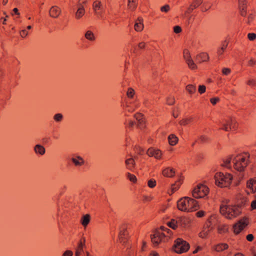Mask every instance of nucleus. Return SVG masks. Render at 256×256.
<instances>
[{"label":"nucleus","mask_w":256,"mask_h":256,"mask_svg":"<svg viewBox=\"0 0 256 256\" xmlns=\"http://www.w3.org/2000/svg\"><path fill=\"white\" fill-rule=\"evenodd\" d=\"M246 157H249V155L245 154L244 155H238L234 156L232 155L224 160L223 163L221 164L222 166L230 168H231V162L233 163V166L236 170L240 172L238 174V178L242 180L244 176V174L242 172L246 166L248 162Z\"/></svg>","instance_id":"nucleus-1"},{"label":"nucleus","mask_w":256,"mask_h":256,"mask_svg":"<svg viewBox=\"0 0 256 256\" xmlns=\"http://www.w3.org/2000/svg\"><path fill=\"white\" fill-rule=\"evenodd\" d=\"M177 206L179 210L186 212L196 211L200 208L198 202L188 196L180 199Z\"/></svg>","instance_id":"nucleus-2"},{"label":"nucleus","mask_w":256,"mask_h":256,"mask_svg":"<svg viewBox=\"0 0 256 256\" xmlns=\"http://www.w3.org/2000/svg\"><path fill=\"white\" fill-rule=\"evenodd\" d=\"M242 210L238 206L222 205L220 208V213L226 218L231 219L240 214Z\"/></svg>","instance_id":"nucleus-3"},{"label":"nucleus","mask_w":256,"mask_h":256,"mask_svg":"<svg viewBox=\"0 0 256 256\" xmlns=\"http://www.w3.org/2000/svg\"><path fill=\"white\" fill-rule=\"evenodd\" d=\"M215 182L216 186L223 188L230 186L232 176L230 174H224L222 172H217L214 176Z\"/></svg>","instance_id":"nucleus-4"},{"label":"nucleus","mask_w":256,"mask_h":256,"mask_svg":"<svg viewBox=\"0 0 256 256\" xmlns=\"http://www.w3.org/2000/svg\"><path fill=\"white\" fill-rule=\"evenodd\" d=\"M192 196L196 198H204L208 192V188L202 184H198L192 190Z\"/></svg>","instance_id":"nucleus-5"},{"label":"nucleus","mask_w":256,"mask_h":256,"mask_svg":"<svg viewBox=\"0 0 256 256\" xmlns=\"http://www.w3.org/2000/svg\"><path fill=\"white\" fill-rule=\"evenodd\" d=\"M174 250L176 253H183L186 252L190 248L188 243L181 238H178L175 241Z\"/></svg>","instance_id":"nucleus-6"},{"label":"nucleus","mask_w":256,"mask_h":256,"mask_svg":"<svg viewBox=\"0 0 256 256\" xmlns=\"http://www.w3.org/2000/svg\"><path fill=\"white\" fill-rule=\"evenodd\" d=\"M248 224V222L246 218L241 219L234 226V232L236 234L240 233Z\"/></svg>","instance_id":"nucleus-7"},{"label":"nucleus","mask_w":256,"mask_h":256,"mask_svg":"<svg viewBox=\"0 0 256 256\" xmlns=\"http://www.w3.org/2000/svg\"><path fill=\"white\" fill-rule=\"evenodd\" d=\"M164 236V234L159 231L156 232L150 236L152 242L154 246H158Z\"/></svg>","instance_id":"nucleus-8"},{"label":"nucleus","mask_w":256,"mask_h":256,"mask_svg":"<svg viewBox=\"0 0 256 256\" xmlns=\"http://www.w3.org/2000/svg\"><path fill=\"white\" fill-rule=\"evenodd\" d=\"M184 58L190 68L194 70L196 68V64H194L193 60L191 58L189 52L186 50H185L184 51Z\"/></svg>","instance_id":"nucleus-9"},{"label":"nucleus","mask_w":256,"mask_h":256,"mask_svg":"<svg viewBox=\"0 0 256 256\" xmlns=\"http://www.w3.org/2000/svg\"><path fill=\"white\" fill-rule=\"evenodd\" d=\"M103 8L101 2L96 0L94 2L92 8L96 14H102Z\"/></svg>","instance_id":"nucleus-10"},{"label":"nucleus","mask_w":256,"mask_h":256,"mask_svg":"<svg viewBox=\"0 0 256 256\" xmlns=\"http://www.w3.org/2000/svg\"><path fill=\"white\" fill-rule=\"evenodd\" d=\"M146 154L150 156H154L156 158H160L162 153L158 150H155L153 148H150L146 152Z\"/></svg>","instance_id":"nucleus-11"},{"label":"nucleus","mask_w":256,"mask_h":256,"mask_svg":"<svg viewBox=\"0 0 256 256\" xmlns=\"http://www.w3.org/2000/svg\"><path fill=\"white\" fill-rule=\"evenodd\" d=\"M125 164L126 168L131 171H132L133 168L136 165V162L134 159L132 158H127L125 160Z\"/></svg>","instance_id":"nucleus-12"},{"label":"nucleus","mask_w":256,"mask_h":256,"mask_svg":"<svg viewBox=\"0 0 256 256\" xmlns=\"http://www.w3.org/2000/svg\"><path fill=\"white\" fill-rule=\"evenodd\" d=\"M228 246L226 244L221 243L214 245L212 246V249L218 252H222L228 248Z\"/></svg>","instance_id":"nucleus-13"},{"label":"nucleus","mask_w":256,"mask_h":256,"mask_svg":"<svg viewBox=\"0 0 256 256\" xmlns=\"http://www.w3.org/2000/svg\"><path fill=\"white\" fill-rule=\"evenodd\" d=\"M34 152L36 154L44 155L46 152V149L44 146L41 144H37L34 148Z\"/></svg>","instance_id":"nucleus-14"},{"label":"nucleus","mask_w":256,"mask_h":256,"mask_svg":"<svg viewBox=\"0 0 256 256\" xmlns=\"http://www.w3.org/2000/svg\"><path fill=\"white\" fill-rule=\"evenodd\" d=\"M247 187L249 188L252 192H256V178H251L247 182Z\"/></svg>","instance_id":"nucleus-15"},{"label":"nucleus","mask_w":256,"mask_h":256,"mask_svg":"<svg viewBox=\"0 0 256 256\" xmlns=\"http://www.w3.org/2000/svg\"><path fill=\"white\" fill-rule=\"evenodd\" d=\"M143 20L142 17H138L136 20L134 28L136 31H141L144 28Z\"/></svg>","instance_id":"nucleus-16"},{"label":"nucleus","mask_w":256,"mask_h":256,"mask_svg":"<svg viewBox=\"0 0 256 256\" xmlns=\"http://www.w3.org/2000/svg\"><path fill=\"white\" fill-rule=\"evenodd\" d=\"M71 160L76 166H81L84 164V160L80 156H76V158H72Z\"/></svg>","instance_id":"nucleus-17"},{"label":"nucleus","mask_w":256,"mask_h":256,"mask_svg":"<svg viewBox=\"0 0 256 256\" xmlns=\"http://www.w3.org/2000/svg\"><path fill=\"white\" fill-rule=\"evenodd\" d=\"M175 174V172L172 168H166L162 170V174L164 176L167 177H172Z\"/></svg>","instance_id":"nucleus-18"},{"label":"nucleus","mask_w":256,"mask_h":256,"mask_svg":"<svg viewBox=\"0 0 256 256\" xmlns=\"http://www.w3.org/2000/svg\"><path fill=\"white\" fill-rule=\"evenodd\" d=\"M196 58L198 62H201L208 60L209 56L206 53L202 52L197 55Z\"/></svg>","instance_id":"nucleus-19"},{"label":"nucleus","mask_w":256,"mask_h":256,"mask_svg":"<svg viewBox=\"0 0 256 256\" xmlns=\"http://www.w3.org/2000/svg\"><path fill=\"white\" fill-rule=\"evenodd\" d=\"M90 222V216L88 214L83 215L81 218V224L84 226L86 227Z\"/></svg>","instance_id":"nucleus-20"},{"label":"nucleus","mask_w":256,"mask_h":256,"mask_svg":"<svg viewBox=\"0 0 256 256\" xmlns=\"http://www.w3.org/2000/svg\"><path fill=\"white\" fill-rule=\"evenodd\" d=\"M50 16H58L60 14V10L56 6H53L50 10Z\"/></svg>","instance_id":"nucleus-21"},{"label":"nucleus","mask_w":256,"mask_h":256,"mask_svg":"<svg viewBox=\"0 0 256 256\" xmlns=\"http://www.w3.org/2000/svg\"><path fill=\"white\" fill-rule=\"evenodd\" d=\"M209 227L210 226L207 225V227L204 228L203 230L199 234L200 237L202 238L207 237L209 232L212 230V228Z\"/></svg>","instance_id":"nucleus-22"},{"label":"nucleus","mask_w":256,"mask_h":256,"mask_svg":"<svg viewBox=\"0 0 256 256\" xmlns=\"http://www.w3.org/2000/svg\"><path fill=\"white\" fill-rule=\"evenodd\" d=\"M86 2V1L80 0L79 2L78 6L79 8L76 12V14L79 16L84 15V10L83 8V6H82V4H84Z\"/></svg>","instance_id":"nucleus-23"},{"label":"nucleus","mask_w":256,"mask_h":256,"mask_svg":"<svg viewBox=\"0 0 256 256\" xmlns=\"http://www.w3.org/2000/svg\"><path fill=\"white\" fill-rule=\"evenodd\" d=\"M226 122L228 124L230 130L231 129H236V122L234 120L232 119V118H230V120H226Z\"/></svg>","instance_id":"nucleus-24"},{"label":"nucleus","mask_w":256,"mask_h":256,"mask_svg":"<svg viewBox=\"0 0 256 256\" xmlns=\"http://www.w3.org/2000/svg\"><path fill=\"white\" fill-rule=\"evenodd\" d=\"M168 138L169 143L172 146L175 145L178 141V138L175 135L172 134L170 135Z\"/></svg>","instance_id":"nucleus-25"},{"label":"nucleus","mask_w":256,"mask_h":256,"mask_svg":"<svg viewBox=\"0 0 256 256\" xmlns=\"http://www.w3.org/2000/svg\"><path fill=\"white\" fill-rule=\"evenodd\" d=\"M238 4L240 6V10L241 12V14L244 16V6L246 5V0H238Z\"/></svg>","instance_id":"nucleus-26"},{"label":"nucleus","mask_w":256,"mask_h":256,"mask_svg":"<svg viewBox=\"0 0 256 256\" xmlns=\"http://www.w3.org/2000/svg\"><path fill=\"white\" fill-rule=\"evenodd\" d=\"M84 246V244H83L82 241L80 242L78 244V247L76 252V256H80L81 252H83Z\"/></svg>","instance_id":"nucleus-27"},{"label":"nucleus","mask_w":256,"mask_h":256,"mask_svg":"<svg viewBox=\"0 0 256 256\" xmlns=\"http://www.w3.org/2000/svg\"><path fill=\"white\" fill-rule=\"evenodd\" d=\"M84 36L85 38L89 40L94 41L95 40L94 35V33L90 30H88L86 32Z\"/></svg>","instance_id":"nucleus-28"},{"label":"nucleus","mask_w":256,"mask_h":256,"mask_svg":"<svg viewBox=\"0 0 256 256\" xmlns=\"http://www.w3.org/2000/svg\"><path fill=\"white\" fill-rule=\"evenodd\" d=\"M176 221L178 222V226L180 225L182 227L186 226L188 222L187 220L184 218H180Z\"/></svg>","instance_id":"nucleus-29"},{"label":"nucleus","mask_w":256,"mask_h":256,"mask_svg":"<svg viewBox=\"0 0 256 256\" xmlns=\"http://www.w3.org/2000/svg\"><path fill=\"white\" fill-rule=\"evenodd\" d=\"M53 118L56 122H60L62 120L64 116L62 114L58 113L54 116Z\"/></svg>","instance_id":"nucleus-30"},{"label":"nucleus","mask_w":256,"mask_h":256,"mask_svg":"<svg viewBox=\"0 0 256 256\" xmlns=\"http://www.w3.org/2000/svg\"><path fill=\"white\" fill-rule=\"evenodd\" d=\"M186 90L190 94H194L196 91V86L192 84H188L186 86Z\"/></svg>","instance_id":"nucleus-31"},{"label":"nucleus","mask_w":256,"mask_h":256,"mask_svg":"<svg viewBox=\"0 0 256 256\" xmlns=\"http://www.w3.org/2000/svg\"><path fill=\"white\" fill-rule=\"evenodd\" d=\"M168 224L170 228L175 230L178 226V222L175 220H172L168 223Z\"/></svg>","instance_id":"nucleus-32"},{"label":"nucleus","mask_w":256,"mask_h":256,"mask_svg":"<svg viewBox=\"0 0 256 256\" xmlns=\"http://www.w3.org/2000/svg\"><path fill=\"white\" fill-rule=\"evenodd\" d=\"M202 0H196L194 2V4L191 6V8H189L188 11H190V10H192L194 8H196L200 6L202 3Z\"/></svg>","instance_id":"nucleus-33"},{"label":"nucleus","mask_w":256,"mask_h":256,"mask_svg":"<svg viewBox=\"0 0 256 256\" xmlns=\"http://www.w3.org/2000/svg\"><path fill=\"white\" fill-rule=\"evenodd\" d=\"M127 177L130 180L131 182H135L136 181V176L134 174H132L129 172H128L127 174Z\"/></svg>","instance_id":"nucleus-34"},{"label":"nucleus","mask_w":256,"mask_h":256,"mask_svg":"<svg viewBox=\"0 0 256 256\" xmlns=\"http://www.w3.org/2000/svg\"><path fill=\"white\" fill-rule=\"evenodd\" d=\"M156 185V181L154 179L150 180L148 181V186L150 188H154Z\"/></svg>","instance_id":"nucleus-35"},{"label":"nucleus","mask_w":256,"mask_h":256,"mask_svg":"<svg viewBox=\"0 0 256 256\" xmlns=\"http://www.w3.org/2000/svg\"><path fill=\"white\" fill-rule=\"evenodd\" d=\"M180 184L181 183L180 182H178L172 185V192H174V191L176 190L179 188Z\"/></svg>","instance_id":"nucleus-36"},{"label":"nucleus","mask_w":256,"mask_h":256,"mask_svg":"<svg viewBox=\"0 0 256 256\" xmlns=\"http://www.w3.org/2000/svg\"><path fill=\"white\" fill-rule=\"evenodd\" d=\"M135 118L137 120L138 122L144 120L143 119V116L141 114H137L134 115Z\"/></svg>","instance_id":"nucleus-37"},{"label":"nucleus","mask_w":256,"mask_h":256,"mask_svg":"<svg viewBox=\"0 0 256 256\" xmlns=\"http://www.w3.org/2000/svg\"><path fill=\"white\" fill-rule=\"evenodd\" d=\"M134 94V90L132 88H129L128 92L127 95L129 98H132Z\"/></svg>","instance_id":"nucleus-38"},{"label":"nucleus","mask_w":256,"mask_h":256,"mask_svg":"<svg viewBox=\"0 0 256 256\" xmlns=\"http://www.w3.org/2000/svg\"><path fill=\"white\" fill-rule=\"evenodd\" d=\"M145 122L144 120H142V121H140L138 122L137 126L140 128L142 129L145 127Z\"/></svg>","instance_id":"nucleus-39"},{"label":"nucleus","mask_w":256,"mask_h":256,"mask_svg":"<svg viewBox=\"0 0 256 256\" xmlns=\"http://www.w3.org/2000/svg\"><path fill=\"white\" fill-rule=\"evenodd\" d=\"M248 36L250 40H254L256 38V34L254 33H250L248 34Z\"/></svg>","instance_id":"nucleus-40"},{"label":"nucleus","mask_w":256,"mask_h":256,"mask_svg":"<svg viewBox=\"0 0 256 256\" xmlns=\"http://www.w3.org/2000/svg\"><path fill=\"white\" fill-rule=\"evenodd\" d=\"M198 92L200 94H202L206 91V86L204 85H200L198 86Z\"/></svg>","instance_id":"nucleus-41"},{"label":"nucleus","mask_w":256,"mask_h":256,"mask_svg":"<svg viewBox=\"0 0 256 256\" xmlns=\"http://www.w3.org/2000/svg\"><path fill=\"white\" fill-rule=\"evenodd\" d=\"M174 30L175 33L178 34L182 32V28L180 26H174Z\"/></svg>","instance_id":"nucleus-42"},{"label":"nucleus","mask_w":256,"mask_h":256,"mask_svg":"<svg viewBox=\"0 0 256 256\" xmlns=\"http://www.w3.org/2000/svg\"><path fill=\"white\" fill-rule=\"evenodd\" d=\"M20 34L22 37L24 38L28 34V32L26 30H22L20 32Z\"/></svg>","instance_id":"nucleus-43"},{"label":"nucleus","mask_w":256,"mask_h":256,"mask_svg":"<svg viewBox=\"0 0 256 256\" xmlns=\"http://www.w3.org/2000/svg\"><path fill=\"white\" fill-rule=\"evenodd\" d=\"M230 70L228 68H224L222 70V72L224 75H228L230 72Z\"/></svg>","instance_id":"nucleus-44"},{"label":"nucleus","mask_w":256,"mask_h":256,"mask_svg":"<svg viewBox=\"0 0 256 256\" xmlns=\"http://www.w3.org/2000/svg\"><path fill=\"white\" fill-rule=\"evenodd\" d=\"M124 236H125V232L124 231L122 232V230H121L120 232V234H119V238H120L121 242H123V237Z\"/></svg>","instance_id":"nucleus-45"},{"label":"nucleus","mask_w":256,"mask_h":256,"mask_svg":"<svg viewBox=\"0 0 256 256\" xmlns=\"http://www.w3.org/2000/svg\"><path fill=\"white\" fill-rule=\"evenodd\" d=\"M73 253L72 251L66 250L62 254V256H72Z\"/></svg>","instance_id":"nucleus-46"},{"label":"nucleus","mask_w":256,"mask_h":256,"mask_svg":"<svg viewBox=\"0 0 256 256\" xmlns=\"http://www.w3.org/2000/svg\"><path fill=\"white\" fill-rule=\"evenodd\" d=\"M220 100L218 98H214L210 99V101L212 104H215Z\"/></svg>","instance_id":"nucleus-47"},{"label":"nucleus","mask_w":256,"mask_h":256,"mask_svg":"<svg viewBox=\"0 0 256 256\" xmlns=\"http://www.w3.org/2000/svg\"><path fill=\"white\" fill-rule=\"evenodd\" d=\"M228 42L225 40L223 42L222 44V46L220 48H222V50H225L226 48L228 46Z\"/></svg>","instance_id":"nucleus-48"},{"label":"nucleus","mask_w":256,"mask_h":256,"mask_svg":"<svg viewBox=\"0 0 256 256\" xmlns=\"http://www.w3.org/2000/svg\"><path fill=\"white\" fill-rule=\"evenodd\" d=\"M168 104L169 105H172L174 104V100L173 98H168L167 99Z\"/></svg>","instance_id":"nucleus-49"},{"label":"nucleus","mask_w":256,"mask_h":256,"mask_svg":"<svg viewBox=\"0 0 256 256\" xmlns=\"http://www.w3.org/2000/svg\"><path fill=\"white\" fill-rule=\"evenodd\" d=\"M250 206L252 210L256 209V200H254L252 202Z\"/></svg>","instance_id":"nucleus-50"},{"label":"nucleus","mask_w":256,"mask_h":256,"mask_svg":"<svg viewBox=\"0 0 256 256\" xmlns=\"http://www.w3.org/2000/svg\"><path fill=\"white\" fill-rule=\"evenodd\" d=\"M170 9V6L168 5H166L161 8V10L162 12H168Z\"/></svg>","instance_id":"nucleus-51"},{"label":"nucleus","mask_w":256,"mask_h":256,"mask_svg":"<svg viewBox=\"0 0 256 256\" xmlns=\"http://www.w3.org/2000/svg\"><path fill=\"white\" fill-rule=\"evenodd\" d=\"M247 84L250 86H254L256 85V81L254 80H250L247 82Z\"/></svg>","instance_id":"nucleus-52"},{"label":"nucleus","mask_w":256,"mask_h":256,"mask_svg":"<svg viewBox=\"0 0 256 256\" xmlns=\"http://www.w3.org/2000/svg\"><path fill=\"white\" fill-rule=\"evenodd\" d=\"M224 50H222V48H219L218 50V52H217V53L218 55V56L219 57H220L222 54H223V52H224Z\"/></svg>","instance_id":"nucleus-53"},{"label":"nucleus","mask_w":256,"mask_h":256,"mask_svg":"<svg viewBox=\"0 0 256 256\" xmlns=\"http://www.w3.org/2000/svg\"><path fill=\"white\" fill-rule=\"evenodd\" d=\"M246 240L249 242H252L254 240V236L252 234H249L246 236Z\"/></svg>","instance_id":"nucleus-54"},{"label":"nucleus","mask_w":256,"mask_h":256,"mask_svg":"<svg viewBox=\"0 0 256 256\" xmlns=\"http://www.w3.org/2000/svg\"><path fill=\"white\" fill-rule=\"evenodd\" d=\"M224 128H222V129L226 131H228L229 130V126L228 124L226 122L225 124H222Z\"/></svg>","instance_id":"nucleus-55"},{"label":"nucleus","mask_w":256,"mask_h":256,"mask_svg":"<svg viewBox=\"0 0 256 256\" xmlns=\"http://www.w3.org/2000/svg\"><path fill=\"white\" fill-rule=\"evenodd\" d=\"M131 6H129V2L128 1V6L130 9L134 10L136 7V4H134V2H132V1L130 2Z\"/></svg>","instance_id":"nucleus-56"},{"label":"nucleus","mask_w":256,"mask_h":256,"mask_svg":"<svg viewBox=\"0 0 256 256\" xmlns=\"http://www.w3.org/2000/svg\"><path fill=\"white\" fill-rule=\"evenodd\" d=\"M204 211L200 210L196 212V214L198 217H202L204 216Z\"/></svg>","instance_id":"nucleus-57"},{"label":"nucleus","mask_w":256,"mask_h":256,"mask_svg":"<svg viewBox=\"0 0 256 256\" xmlns=\"http://www.w3.org/2000/svg\"><path fill=\"white\" fill-rule=\"evenodd\" d=\"M226 230V229L224 227L222 228V227L219 226L218 228V232L219 233L221 234L223 232H225Z\"/></svg>","instance_id":"nucleus-58"},{"label":"nucleus","mask_w":256,"mask_h":256,"mask_svg":"<svg viewBox=\"0 0 256 256\" xmlns=\"http://www.w3.org/2000/svg\"><path fill=\"white\" fill-rule=\"evenodd\" d=\"M208 138L206 136H200V140L202 142H206V140H208Z\"/></svg>","instance_id":"nucleus-59"},{"label":"nucleus","mask_w":256,"mask_h":256,"mask_svg":"<svg viewBox=\"0 0 256 256\" xmlns=\"http://www.w3.org/2000/svg\"><path fill=\"white\" fill-rule=\"evenodd\" d=\"M188 120H183L181 121H180V124H181V125H186L188 124Z\"/></svg>","instance_id":"nucleus-60"},{"label":"nucleus","mask_w":256,"mask_h":256,"mask_svg":"<svg viewBox=\"0 0 256 256\" xmlns=\"http://www.w3.org/2000/svg\"><path fill=\"white\" fill-rule=\"evenodd\" d=\"M6 20H7L6 18H2V17L0 19V22H2L4 24H6Z\"/></svg>","instance_id":"nucleus-61"},{"label":"nucleus","mask_w":256,"mask_h":256,"mask_svg":"<svg viewBox=\"0 0 256 256\" xmlns=\"http://www.w3.org/2000/svg\"><path fill=\"white\" fill-rule=\"evenodd\" d=\"M256 63V62L254 61L252 59H251L250 60H249L248 62V64L250 66H252L253 64H255Z\"/></svg>","instance_id":"nucleus-62"},{"label":"nucleus","mask_w":256,"mask_h":256,"mask_svg":"<svg viewBox=\"0 0 256 256\" xmlns=\"http://www.w3.org/2000/svg\"><path fill=\"white\" fill-rule=\"evenodd\" d=\"M13 12H14V13L15 14H16V15H20V14L18 12V9L17 8H14L13 10Z\"/></svg>","instance_id":"nucleus-63"},{"label":"nucleus","mask_w":256,"mask_h":256,"mask_svg":"<svg viewBox=\"0 0 256 256\" xmlns=\"http://www.w3.org/2000/svg\"><path fill=\"white\" fill-rule=\"evenodd\" d=\"M138 47L140 48H143L144 47V42H140L138 44Z\"/></svg>","instance_id":"nucleus-64"}]
</instances>
